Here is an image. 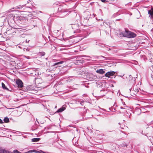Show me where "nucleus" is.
Returning <instances> with one entry per match:
<instances>
[{"instance_id":"obj_34","label":"nucleus","mask_w":153,"mask_h":153,"mask_svg":"<svg viewBox=\"0 0 153 153\" xmlns=\"http://www.w3.org/2000/svg\"><path fill=\"white\" fill-rule=\"evenodd\" d=\"M120 127L121 128V129H124V128L123 127H121V126Z\"/></svg>"},{"instance_id":"obj_38","label":"nucleus","mask_w":153,"mask_h":153,"mask_svg":"<svg viewBox=\"0 0 153 153\" xmlns=\"http://www.w3.org/2000/svg\"><path fill=\"white\" fill-rule=\"evenodd\" d=\"M120 108H121V109L123 108H122V107H120Z\"/></svg>"},{"instance_id":"obj_42","label":"nucleus","mask_w":153,"mask_h":153,"mask_svg":"<svg viewBox=\"0 0 153 153\" xmlns=\"http://www.w3.org/2000/svg\"><path fill=\"white\" fill-rule=\"evenodd\" d=\"M120 76H121V75H120Z\"/></svg>"},{"instance_id":"obj_12","label":"nucleus","mask_w":153,"mask_h":153,"mask_svg":"<svg viewBox=\"0 0 153 153\" xmlns=\"http://www.w3.org/2000/svg\"><path fill=\"white\" fill-rule=\"evenodd\" d=\"M63 62H64V61H61L59 62H56L53 64V66H55L57 65H60L61 64H62V63H63Z\"/></svg>"},{"instance_id":"obj_41","label":"nucleus","mask_w":153,"mask_h":153,"mask_svg":"<svg viewBox=\"0 0 153 153\" xmlns=\"http://www.w3.org/2000/svg\"><path fill=\"white\" fill-rule=\"evenodd\" d=\"M120 76H121V75H120Z\"/></svg>"},{"instance_id":"obj_47","label":"nucleus","mask_w":153,"mask_h":153,"mask_svg":"<svg viewBox=\"0 0 153 153\" xmlns=\"http://www.w3.org/2000/svg\"><path fill=\"white\" fill-rule=\"evenodd\" d=\"M27 152H26V153H26Z\"/></svg>"},{"instance_id":"obj_45","label":"nucleus","mask_w":153,"mask_h":153,"mask_svg":"<svg viewBox=\"0 0 153 153\" xmlns=\"http://www.w3.org/2000/svg\"><path fill=\"white\" fill-rule=\"evenodd\" d=\"M100 20V19H99V20Z\"/></svg>"},{"instance_id":"obj_18","label":"nucleus","mask_w":153,"mask_h":153,"mask_svg":"<svg viewBox=\"0 0 153 153\" xmlns=\"http://www.w3.org/2000/svg\"><path fill=\"white\" fill-rule=\"evenodd\" d=\"M3 120L4 122L6 123H7L9 121V119L7 117H4Z\"/></svg>"},{"instance_id":"obj_35","label":"nucleus","mask_w":153,"mask_h":153,"mask_svg":"<svg viewBox=\"0 0 153 153\" xmlns=\"http://www.w3.org/2000/svg\"><path fill=\"white\" fill-rule=\"evenodd\" d=\"M7 31H8L10 30V29H8V28L7 29Z\"/></svg>"},{"instance_id":"obj_43","label":"nucleus","mask_w":153,"mask_h":153,"mask_svg":"<svg viewBox=\"0 0 153 153\" xmlns=\"http://www.w3.org/2000/svg\"><path fill=\"white\" fill-rule=\"evenodd\" d=\"M120 76H121V75H120Z\"/></svg>"},{"instance_id":"obj_16","label":"nucleus","mask_w":153,"mask_h":153,"mask_svg":"<svg viewBox=\"0 0 153 153\" xmlns=\"http://www.w3.org/2000/svg\"><path fill=\"white\" fill-rule=\"evenodd\" d=\"M35 152L37 153H41L40 152H39V151L35 150H31L29 151L27 153H30V152Z\"/></svg>"},{"instance_id":"obj_40","label":"nucleus","mask_w":153,"mask_h":153,"mask_svg":"<svg viewBox=\"0 0 153 153\" xmlns=\"http://www.w3.org/2000/svg\"><path fill=\"white\" fill-rule=\"evenodd\" d=\"M153 29H152L151 30H153Z\"/></svg>"},{"instance_id":"obj_28","label":"nucleus","mask_w":153,"mask_h":153,"mask_svg":"<svg viewBox=\"0 0 153 153\" xmlns=\"http://www.w3.org/2000/svg\"><path fill=\"white\" fill-rule=\"evenodd\" d=\"M109 110H110V111H112L114 112V111H116V110H115L114 108V111H112V110H111V109H110V108H109Z\"/></svg>"},{"instance_id":"obj_17","label":"nucleus","mask_w":153,"mask_h":153,"mask_svg":"<svg viewBox=\"0 0 153 153\" xmlns=\"http://www.w3.org/2000/svg\"><path fill=\"white\" fill-rule=\"evenodd\" d=\"M108 58L105 57L104 56H100L99 59H102V60H108Z\"/></svg>"},{"instance_id":"obj_24","label":"nucleus","mask_w":153,"mask_h":153,"mask_svg":"<svg viewBox=\"0 0 153 153\" xmlns=\"http://www.w3.org/2000/svg\"><path fill=\"white\" fill-rule=\"evenodd\" d=\"M84 101H81L80 103V104L82 105H83V104L84 103Z\"/></svg>"},{"instance_id":"obj_15","label":"nucleus","mask_w":153,"mask_h":153,"mask_svg":"<svg viewBox=\"0 0 153 153\" xmlns=\"http://www.w3.org/2000/svg\"><path fill=\"white\" fill-rule=\"evenodd\" d=\"M0 153H9V152L4 149H0Z\"/></svg>"},{"instance_id":"obj_10","label":"nucleus","mask_w":153,"mask_h":153,"mask_svg":"<svg viewBox=\"0 0 153 153\" xmlns=\"http://www.w3.org/2000/svg\"><path fill=\"white\" fill-rule=\"evenodd\" d=\"M97 73L100 74H103L105 73V71H104L102 69H101L99 70H98L96 71Z\"/></svg>"},{"instance_id":"obj_22","label":"nucleus","mask_w":153,"mask_h":153,"mask_svg":"<svg viewBox=\"0 0 153 153\" xmlns=\"http://www.w3.org/2000/svg\"><path fill=\"white\" fill-rule=\"evenodd\" d=\"M39 54L41 56H43L45 55V53L44 52H40Z\"/></svg>"},{"instance_id":"obj_46","label":"nucleus","mask_w":153,"mask_h":153,"mask_svg":"<svg viewBox=\"0 0 153 153\" xmlns=\"http://www.w3.org/2000/svg\"><path fill=\"white\" fill-rule=\"evenodd\" d=\"M119 124H120V123H119Z\"/></svg>"},{"instance_id":"obj_20","label":"nucleus","mask_w":153,"mask_h":153,"mask_svg":"<svg viewBox=\"0 0 153 153\" xmlns=\"http://www.w3.org/2000/svg\"><path fill=\"white\" fill-rule=\"evenodd\" d=\"M1 85H2V87L3 89L7 90H8V88L6 87L5 85L3 83V82L2 83Z\"/></svg>"},{"instance_id":"obj_4","label":"nucleus","mask_w":153,"mask_h":153,"mask_svg":"<svg viewBox=\"0 0 153 153\" xmlns=\"http://www.w3.org/2000/svg\"><path fill=\"white\" fill-rule=\"evenodd\" d=\"M72 27L74 30V33L79 32V26L78 24L73 25L72 26Z\"/></svg>"},{"instance_id":"obj_30","label":"nucleus","mask_w":153,"mask_h":153,"mask_svg":"<svg viewBox=\"0 0 153 153\" xmlns=\"http://www.w3.org/2000/svg\"><path fill=\"white\" fill-rule=\"evenodd\" d=\"M29 40H27V39L26 40V43H28V42H29Z\"/></svg>"},{"instance_id":"obj_6","label":"nucleus","mask_w":153,"mask_h":153,"mask_svg":"<svg viewBox=\"0 0 153 153\" xmlns=\"http://www.w3.org/2000/svg\"><path fill=\"white\" fill-rule=\"evenodd\" d=\"M16 84L18 85V87L22 88L23 86V83L22 81L20 79H18L16 81Z\"/></svg>"},{"instance_id":"obj_13","label":"nucleus","mask_w":153,"mask_h":153,"mask_svg":"<svg viewBox=\"0 0 153 153\" xmlns=\"http://www.w3.org/2000/svg\"><path fill=\"white\" fill-rule=\"evenodd\" d=\"M139 88H135V87L133 89L135 92V93H134V94L135 95H136V94H137V92L139 91Z\"/></svg>"},{"instance_id":"obj_7","label":"nucleus","mask_w":153,"mask_h":153,"mask_svg":"<svg viewBox=\"0 0 153 153\" xmlns=\"http://www.w3.org/2000/svg\"><path fill=\"white\" fill-rule=\"evenodd\" d=\"M66 106L65 105H63L62 107L59 108L57 111H56V112H61L63 111H64L66 109Z\"/></svg>"},{"instance_id":"obj_8","label":"nucleus","mask_w":153,"mask_h":153,"mask_svg":"<svg viewBox=\"0 0 153 153\" xmlns=\"http://www.w3.org/2000/svg\"><path fill=\"white\" fill-rule=\"evenodd\" d=\"M36 120L38 124L36 123L35 124L32 126L31 128L32 130H34L38 128V125L39 124V123L37 119H36Z\"/></svg>"},{"instance_id":"obj_21","label":"nucleus","mask_w":153,"mask_h":153,"mask_svg":"<svg viewBox=\"0 0 153 153\" xmlns=\"http://www.w3.org/2000/svg\"><path fill=\"white\" fill-rule=\"evenodd\" d=\"M25 6L24 5H22V6H21V5H19V6H16V8L17 9H22V8L24 7Z\"/></svg>"},{"instance_id":"obj_11","label":"nucleus","mask_w":153,"mask_h":153,"mask_svg":"<svg viewBox=\"0 0 153 153\" xmlns=\"http://www.w3.org/2000/svg\"><path fill=\"white\" fill-rule=\"evenodd\" d=\"M148 13L150 15L151 17L153 19V10H148Z\"/></svg>"},{"instance_id":"obj_5","label":"nucleus","mask_w":153,"mask_h":153,"mask_svg":"<svg viewBox=\"0 0 153 153\" xmlns=\"http://www.w3.org/2000/svg\"><path fill=\"white\" fill-rule=\"evenodd\" d=\"M115 74V72L114 71H108L105 74V76L106 77L109 78L111 76H113Z\"/></svg>"},{"instance_id":"obj_37","label":"nucleus","mask_w":153,"mask_h":153,"mask_svg":"<svg viewBox=\"0 0 153 153\" xmlns=\"http://www.w3.org/2000/svg\"><path fill=\"white\" fill-rule=\"evenodd\" d=\"M27 59H30V57H28L27 58Z\"/></svg>"},{"instance_id":"obj_2","label":"nucleus","mask_w":153,"mask_h":153,"mask_svg":"<svg viewBox=\"0 0 153 153\" xmlns=\"http://www.w3.org/2000/svg\"><path fill=\"white\" fill-rule=\"evenodd\" d=\"M28 91H30V92L32 93L35 94L38 92V88L36 87L29 86H28Z\"/></svg>"},{"instance_id":"obj_19","label":"nucleus","mask_w":153,"mask_h":153,"mask_svg":"<svg viewBox=\"0 0 153 153\" xmlns=\"http://www.w3.org/2000/svg\"><path fill=\"white\" fill-rule=\"evenodd\" d=\"M71 129L73 130L74 133L78 132V130L76 128L72 127Z\"/></svg>"},{"instance_id":"obj_36","label":"nucleus","mask_w":153,"mask_h":153,"mask_svg":"<svg viewBox=\"0 0 153 153\" xmlns=\"http://www.w3.org/2000/svg\"><path fill=\"white\" fill-rule=\"evenodd\" d=\"M101 109L103 110L104 111H105V109Z\"/></svg>"},{"instance_id":"obj_29","label":"nucleus","mask_w":153,"mask_h":153,"mask_svg":"<svg viewBox=\"0 0 153 153\" xmlns=\"http://www.w3.org/2000/svg\"><path fill=\"white\" fill-rule=\"evenodd\" d=\"M102 2H105L106 1V0H100Z\"/></svg>"},{"instance_id":"obj_44","label":"nucleus","mask_w":153,"mask_h":153,"mask_svg":"<svg viewBox=\"0 0 153 153\" xmlns=\"http://www.w3.org/2000/svg\"><path fill=\"white\" fill-rule=\"evenodd\" d=\"M124 127H126L125 126H124Z\"/></svg>"},{"instance_id":"obj_14","label":"nucleus","mask_w":153,"mask_h":153,"mask_svg":"<svg viewBox=\"0 0 153 153\" xmlns=\"http://www.w3.org/2000/svg\"><path fill=\"white\" fill-rule=\"evenodd\" d=\"M39 138H33L32 139L31 141L33 142H36L39 141L40 140Z\"/></svg>"},{"instance_id":"obj_39","label":"nucleus","mask_w":153,"mask_h":153,"mask_svg":"<svg viewBox=\"0 0 153 153\" xmlns=\"http://www.w3.org/2000/svg\"><path fill=\"white\" fill-rule=\"evenodd\" d=\"M104 23H105V22H103V24L104 25Z\"/></svg>"},{"instance_id":"obj_1","label":"nucleus","mask_w":153,"mask_h":153,"mask_svg":"<svg viewBox=\"0 0 153 153\" xmlns=\"http://www.w3.org/2000/svg\"><path fill=\"white\" fill-rule=\"evenodd\" d=\"M122 34L124 36L128 38H134L136 36V35L134 33L126 30H125V32H122Z\"/></svg>"},{"instance_id":"obj_23","label":"nucleus","mask_w":153,"mask_h":153,"mask_svg":"<svg viewBox=\"0 0 153 153\" xmlns=\"http://www.w3.org/2000/svg\"><path fill=\"white\" fill-rule=\"evenodd\" d=\"M13 153H20V152L17 150H14Z\"/></svg>"},{"instance_id":"obj_31","label":"nucleus","mask_w":153,"mask_h":153,"mask_svg":"<svg viewBox=\"0 0 153 153\" xmlns=\"http://www.w3.org/2000/svg\"><path fill=\"white\" fill-rule=\"evenodd\" d=\"M121 131L123 133H124V134H125V135H126V134L125 133V132L124 131H123L122 130H121Z\"/></svg>"},{"instance_id":"obj_33","label":"nucleus","mask_w":153,"mask_h":153,"mask_svg":"<svg viewBox=\"0 0 153 153\" xmlns=\"http://www.w3.org/2000/svg\"><path fill=\"white\" fill-rule=\"evenodd\" d=\"M30 1H30V0L28 1H27V3H29V2H30Z\"/></svg>"},{"instance_id":"obj_27","label":"nucleus","mask_w":153,"mask_h":153,"mask_svg":"<svg viewBox=\"0 0 153 153\" xmlns=\"http://www.w3.org/2000/svg\"><path fill=\"white\" fill-rule=\"evenodd\" d=\"M3 121L2 120H1L0 118V123H3Z\"/></svg>"},{"instance_id":"obj_3","label":"nucleus","mask_w":153,"mask_h":153,"mask_svg":"<svg viewBox=\"0 0 153 153\" xmlns=\"http://www.w3.org/2000/svg\"><path fill=\"white\" fill-rule=\"evenodd\" d=\"M53 6L54 7L58 8V12H64V10H63V7L62 6L58 5L56 3L53 4Z\"/></svg>"},{"instance_id":"obj_9","label":"nucleus","mask_w":153,"mask_h":153,"mask_svg":"<svg viewBox=\"0 0 153 153\" xmlns=\"http://www.w3.org/2000/svg\"><path fill=\"white\" fill-rule=\"evenodd\" d=\"M129 77L128 79L129 81L131 82L132 83H134L135 80V77L132 76L131 75H129Z\"/></svg>"},{"instance_id":"obj_26","label":"nucleus","mask_w":153,"mask_h":153,"mask_svg":"<svg viewBox=\"0 0 153 153\" xmlns=\"http://www.w3.org/2000/svg\"><path fill=\"white\" fill-rule=\"evenodd\" d=\"M153 124V120L148 125H150Z\"/></svg>"},{"instance_id":"obj_32","label":"nucleus","mask_w":153,"mask_h":153,"mask_svg":"<svg viewBox=\"0 0 153 153\" xmlns=\"http://www.w3.org/2000/svg\"><path fill=\"white\" fill-rule=\"evenodd\" d=\"M85 56V57H88V58H91L90 56Z\"/></svg>"},{"instance_id":"obj_25","label":"nucleus","mask_w":153,"mask_h":153,"mask_svg":"<svg viewBox=\"0 0 153 153\" xmlns=\"http://www.w3.org/2000/svg\"><path fill=\"white\" fill-rule=\"evenodd\" d=\"M40 152L41 153H51L49 152H43L42 151H41Z\"/></svg>"}]
</instances>
